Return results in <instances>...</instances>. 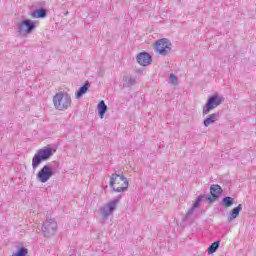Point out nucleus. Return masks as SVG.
Returning <instances> with one entry per match:
<instances>
[{
	"mask_svg": "<svg viewBox=\"0 0 256 256\" xmlns=\"http://www.w3.org/2000/svg\"><path fill=\"white\" fill-rule=\"evenodd\" d=\"M109 185L112 191H115L116 193H124V191L129 189V180H127V177L124 175L114 173L110 176Z\"/></svg>",
	"mask_w": 256,
	"mask_h": 256,
	"instance_id": "obj_1",
	"label": "nucleus"
},
{
	"mask_svg": "<svg viewBox=\"0 0 256 256\" xmlns=\"http://www.w3.org/2000/svg\"><path fill=\"white\" fill-rule=\"evenodd\" d=\"M53 105L57 111H67L71 107V95L67 92H57L53 96Z\"/></svg>",
	"mask_w": 256,
	"mask_h": 256,
	"instance_id": "obj_2",
	"label": "nucleus"
},
{
	"mask_svg": "<svg viewBox=\"0 0 256 256\" xmlns=\"http://www.w3.org/2000/svg\"><path fill=\"white\" fill-rule=\"evenodd\" d=\"M53 157V148L45 147L39 149L32 158V169L35 171L43 161H49Z\"/></svg>",
	"mask_w": 256,
	"mask_h": 256,
	"instance_id": "obj_3",
	"label": "nucleus"
},
{
	"mask_svg": "<svg viewBox=\"0 0 256 256\" xmlns=\"http://www.w3.org/2000/svg\"><path fill=\"white\" fill-rule=\"evenodd\" d=\"M221 103H223V96H219V94L210 96L202 109V115H209V113H211L213 109H217Z\"/></svg>",
	"mask_w": 256,
	"mask_h": 256,
	"instance_id": "obj_4",
	"label": "nucleus"
},
{
	"mask_svg": "<svg viewBox=\"0 0 256 256\" xmlns=\"http://www.w3.org/2000/svg\"><path fill=\"white\" fill-rule=\"evenodd\" d=\"M36 27L37 25L33 20L24 19L17 25V33L22 37H27L29 34L33 33Z\"/></svg>",
	"mask_w": 256,
	"mask_h": 256,
	"instance_id": "obj_5",
	"label": "nucleus"
},
{
	"mask_svg": "<svg viewBox=\"0 0 256 256\" xmlns=\"http://www.w3.org/2000/svg\"><path fill=\"white\" fill-rule=\"evenodd\" d=\"M42 233L44 237H53L57 233V221L55 218L46 216V221L42 224Z\"/></svg>",
	"mask_w": 256,
	"mask_h": 256,
	"instance_id": "obj_6",
	"label": "nucleus"
},
{
	"mask_svg": "<svg viewBox=\"0 0 256 256\" xmlns=\"http://www.w3.org/2000/svg\"><path fill=\"white\" fill-rule=\"evenodd\" d=\"M55 171H57L56 167L47 164L40 169L36 177L40 181V183H47V181H49V179H51V177L55 175Z\"/></svg>",
	"mask_w": 256,
	"mask_h": 256,
	"instance_id": "obj_7",
	"label": "nucleus"
},
{
	"mask_svg": "<svg viewBox=\"0 0 256 256\" xmlns=\"http://www.w3.org/2000/svg\"><path fill=\"white\" fill-rule=\"evenodd\" d=\"M171 41L167 38L159 39L155 42V51L162 55L163 57L169 55L171 53Z\"/></svg>",
	"mask_w": 256,
	"mask_h": 256,
	"instance_id": "obj_8",
	"label": "nucleus"
},
{
	"mask_svg": "<svg viewBox=\"0 0 256 256\" xmlns=\"http://www.w3.org/2000/svg\"><path fill=\"white\" fill-rule=\"evenodd\" d=\"M119 203V198H115L114 200L110 201L106 205L100 207V214L104 221L109 219V216L117 209V204Z\"/></svg>",
	"mask_w": 256,
	"mask_h": 256,
	"instance_id": "obj_9",
	"label": "nucleus"
},
{
	"mask_svg": "<svg viewBox=\"0 0 256 256\" xmlns=\"http://www.w3.org/2000/svg\"><path fill=\"white\" fill-rule=\"evenodd\" d=\"M221 195H223V188H221L219 184H212L210 186V196L206 197V201L212 205V203H215Z\"/></svg>",
	"mask_w": 256,
	"mask_h": 256,
	"instance_id": "obj_10",
	"label": "nucleus"
},
{
	"mask_svg": "<svg viewBox=\"0 0 256 256\" xmlns=\"http://www.w3.org/2000/svg\"><path fill=\"white\" fill-rule=\"evenodd\" d=\"M136 61L141 67H149L153 63V56L149 52H140L136 56Z\"/></svg>",
	"mask_w": 256,
	"mask_h": 256,
	"instance_id": "obj_11",
	"label": "nucleus"
},
{
	"mask_svg": "<svg viewBox=\"0 0 256 256\" xmlns=\"http://www.w3.org/2000/svg\"><path fill=\"white\" fill-rule=\"evenodd\" d=\"M203 199H205V195H200L196 198L195 202L193 203L191 208L187 211L182 221H187L189 219V216L193 215V211H195V209H199L201 203L203 202Z\"/></svg>",
	"mask_w": 256,
	"mask_h": 256,
	"instance_id": "obj_12",
	"label": "nucleus"
},
{
	"mask_svg": "<svg viewBox=\"0 0 256 256\" xmlns=\"http://www.w3.org/2000/svg\"><path fill=\"white\" fill-rule=\"evenodd\" d=\"M223 112L218 111L212 114H209L203 121L204 127H209V125H213L216 121H219Z\"/></svg>",
	"mask_w": 256,
	"mask_h": 256,
	"instance_id": "obj_13",
	"label": "nucleus"
},
{
	"mask_svg": "<svg viewBox=\"0 0 256 256\" xmlns=\"http://www.w3.org/2000/svg\"><path fill=\"white\" fill-rule=\"evenodd\" d=\"M89 87H91V82L86 81L75 93L76 99H81L87 91H89Z\"/></svg>",
	"mask_w": 256,
	"mask_h": 256,
	"instance_id": "obj_14",
	"label": "nucleus"
},
{
	"mask_svg": "<svg viewBox=\"0 0 256 256\" xmlns=\"http://www.w3.org/2000/svg\"><path fill=\"white\" fill-rule=\"evenodd\" d=\"M33 19H45L47 17V10L45 8H39L31 13Z\"/></svg>",
	"mask_w": 256,
	"mask_h": 256,
	"instance_id": "obj_15",
	"label": "nucleus"
},
{
	"mask_svg": "<svg viewBox=\"0 0 256 256\" xmlns=\"http://www.w3.org/2000/svg\"><path fill=\"white\" fill-rule=\"evenodd\" d=\"M242 210V204H239L237 207L233 208L228 216V221H233L234 219H237L239 217V213H241Z\"/></svg>",
	"mask_w": 256,
	"mask_h": 256,
	"instance_id": "obj_16",
	"label": "nucleus"
},
{
	"mask_svg": "<svg viewBox=\"0 0 256 256\" xmlns=\"http://www.w3.org/2000/svg\"><path fill=\"white\" fill-rule=\"evenodd\" d=\"M97 109L100 119H103V117H105V113H107V104H105V101L101 100L98 103Z\"/></svg>",
	"mask_w": 256,
	"mask_h": 256,
	"instance_id": "obj_17",
	"label": "nucleus"
},
{
	"mask_svg": "<svg viewBox=\"0 0 256 256\" xmlns=\"http://www.w3.org/2000/svg\"><path fill=\"white\" fill-rule=\"evenodd\" d=\"M235 203V198L231 197V196H225L222 201H221V205L223 207H232V205Z\"/></svg>",
	"mask_w": 256,
	"mask_h": 256,
	"instance_id": "obj_18",
	"label": "nucleus"
},
{
	"mask_svg": "<svg viewBox=\"0 0 256 256\" xmlns=\"http://www.w3.org/2000/svg\"><path fill=\"white\" fill-rule=\"evenodd\" d=\"M220 242L215 241L208 247V255H213V253L217 252V249H219Z\"/></svg>",
	"mask_w": 256,
	"mask_h": 256,
	"instance_id": "obj_19",
	"label": "nucleus"
},
{
	"mask_svg": "<svg viewBox=\"0 0 256 256\" xmlns=\"http://www.w3.org/2000/svg\"><path fill=\"white\" fill-rule=\"evenodd\" d=\"M29 250L25 247H20L12 256H27Z\"/></svg>",
	"mask_w": 256,
	"mask_h": 256,
	"instance_id": "obj_20",
	"label": "nucleus"
},
{
	"mask_svg": "<svg viewBox=\"0 0 256 256\" xmlns=\"http://www.w3.org/2000/svg\"><path fill=\"white\" fill-rule=\"evenodd\" d=\"M124 81L126 82L127 87H133L137 83V80L134 77H129L124 76Z\"/></svg>",
	"mask_w": 256,
	"mask_h": 256,
	"instance_id": "obj_21",
	"label": "nucleus"
},
{
	"mask_svg": "<svg viewBox=\"0 0 256 256\" xmlns=\"http://www.w3.org/2000/svg\"><path fill=\"white\" fill-rule=\"evenodd\" d=\"M169 81L172 85H177V76H175V74H170Z\"/></svg>",
	"mask_w": 256,
	"mask_h": 256,
	"instance_id": "obj_22",
	"label": "nucleus"
},
{
	"mask_svg": "<svg viewBox=\"0 0 256 256\" xmlns=\"http://www.w3.org/2000/svg\"><path fill=\"white\" fill-rule=\"evenodd\" d=\"M58 167H59V163H57V169H58Z\"/></svg>",
	"mask_w": 256,
	"mask_h": 256,
	"instance_id": "obj_23",
	"label": "nucleus"
}]
</instances>
